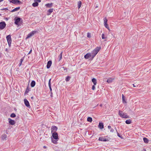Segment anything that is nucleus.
<instances>
[{
    "label": "nucleus",
    "instance_id": "46",
    "mask_svg": "<svg viewBox=\"0 0 151 151\" xmlns=\"http://www.w3.org/2000/svg\"><path fill=\"white\" fill-rule=\"evenodd\" d=\"M8 10V8H4V9H1V10Z\"/></svg>",
    "mask_w": 151,
    "mask_h": 151
},
{
    "label": "nucleus",
    "instance_id": "26",
    "mask_svg": "<svg viewBox=\"0 0 151 151\" xmlns=\"http://www.w3.org/2000/svg\"><path fill=\"white\" fill-rule=\"evenodd\" d=\"M7 137V135L5 134H4L1 136L2 139L3 140H4Z\"/></svg>",
    "mask_w": 151,
    "mask_h": 151
},
{
    "label": "nucleus",
    "instance_id": "32",
    "mask_svg": "<svg viewBox=\"0 0 151 151\" xmlns=\"http://www.w3.org/2000/svg\"><path fill=\"white\" fill-rule=\"evenodd\" d=\"M30 90L28 86L26 88V91H25V93H27L29 92Z\"/></svg>",
    "mask_w": 151,
    "mask_h": 151
},
{
    "label": "nucleus",
    "instance_id": "24",
    "mask_svg": "<svg viewBox=\"0 0 151 151\" xmlns=\"http://www.w3.org/2000/svg\"><path fill=\"white\" fill-rule=\"evenodd\" d=\"M38 3L37 2H35L33 3L32 4V6L34 7H36L38 6Z\"/></svg>",
    "mask_w": 151,
    "mask_h": 151
},
{
    "label": "nucleus",
    "instance_id": "43",
    "mask_svg": "<svg viewBox=\"0 0 151 151\" xmlns=\"http://www.w3.org/2000/svg\"><path fill=\"white\" fill-rule=\"evenodd\" d=\"M117 136L120 137H121V136L119 133H117Z\"/></svg>",
    "mask_w": 151,
    "mask_h": 151
},
{
    "label": "nucleus",
    "instance_id": "29",
    "mask_svg": "<svg viewBox=\"0 0 151 151\" xmlns=\"http://www.w3.org/2000/svg\"><path fill=\"white\" fill-rule=\"evenodd\" d=\"M143 140L144 142L145 143H147L149 141L148 139L146 137H144L143 138Z\"/></svg>",
    "mask_w": 151,
    "mask_h": 151
},
{
    "label": "nucleus",
    "instance_id": "14",
    "mask_svg": "<svg viewBox=\"0 0 151 151\" xmlns=\"http://www.w3.org/2000/svg\"><path fill=\"white\" fill-rule=\"evenodd\" d=\"M99 140L100 141H103L104 142L108 141L109 139H106L105 138H103V137H99Z\"/></svg>",
    "mask_w": 151,
    "mask_h": 151
},
{
    "label": "nucleus",
    "instance_id": "13",
    "mask_svg": "<svg viewBox=\"0 0 151 151\" xmlns=\"http://www.w3.org/2000/svg\"><path fill=\"white\" fill-rule=\"evenodd\" d=\"M8 120L9 121V123L12 125H13L15 124V122L12 119H11L9 118L8 119Z\"/></svg>",
    "mask_w": 151,
    "mask_h": 151
},
{
    "label": "nucleus",
    "instance_id": "50",
    "mask_svg": "<svg viewBox=\"0 0 151 151\" xmlns=\"http://www.w3.org/2000/svg\"><path fill=\"white\" fill-rule=\"evenodd\" d=\"M43 148H46V147L45 146H44L43 147Z\"/></svg>",
    "mask_w": 151,
    "mask_h": 151
},
{
    "label": "nucleus",
    "instance_id": "19",
    "mask_svg": "<svg viewBox=\"0 0 151 151\" xmlns=\"http://www.w3.org/2000/svg\"><path fill=\"white\" fill-rule=\"evenodd\" d=\"M92 82L93 83V84L94 85H96L97 83V81L96 79L95 78H93L92 79Z\"/></svg>",
    "mask_w": 151,
    "mask_h": 151
},
{
    "label": "nucleus",
    "instance_id": "16",
    "mask_svg": "<svg viewBox=\"0 0 151 151\" xmlns=\"http://www.w3.org/2000/svg\"><path fill=\"white\" fill-rule=\"evenodd\" d=\"M114 79V78H109L107 80V82L109 83H112Z\"/></svg>",
    "mask_w": 151,
    "mask_h": 151
},
{
    "label": "nucleus",
    "instance_id": "22",
    "mask_svg": "<svg viewBox=\"0 0 151 151\" xmlns=\"http://www.w3.org/2000/svg\"><path fill=\"white\" fill-rule=\"evenodd\" d=\"M20 9V7H18L13 9V10L11 11V12H14L15 11H17L19 9Z\"/></svg>",
    "mask_w": 151,
    "mask_h": 151
},
{
    "label": "nucleus",
    "instance_id": "23",
    "mask_svg": "<svg viewBox=\"0 0 151 151\" xmlns=\"http://www.w3.org/2000/svg\"><path fill=\"white\" fill-rule=\"evenodd\" d=\"M53 10V9H50L48 10V13H47V15H50L51 14V13L52 12Z\"/></svg>",
    "mask_w": 151,
    "mask_h": 151
},
{
    "label": "nucleus",
    "instance_id": "48",
    "mask_svg": "<svg viewBox=\"0 0 151 151\" xmlns=\"http://www.w3.org/2000/svg\"><path fill=\"white\" fill-rule=\"evenodd\" d=\"M133 86L134 87H136V86L134 85V84H133Z\"/></svg>",
    "mask_w": 151,
    "mask_h": 151
},
{
    "label": "nucleus",
    "instance_id": "31",
    "mask_svg": "<svg viewBox=\"0 0 151 151\" xmlns=\"http://www.w3.org/2000/svg\"><path fill=\"white\" fill-rule=\"evenodd\" d=\"M71 77L70 76H68L65 78V80L66 81H68L70 79V78Z\"/></svg>",
    "mask_w": 151,
    "mask_h": 151
},
{
    "label": "nucleus",
    "instance_id": "3",
    "mask_svg": "<svg viewBox=\"0 0 151 151\" xmlns=\"http://www.w3.org/2000/svg\"><path fill=\"white\" fill-rule=\"evenodd\" d=\"M14 19L15 20L14 24L16 25H18L19 22L21 23H22L23 22L22 19L19 17H16Z\"/></svg>",
    "mask_w": 151,
    "mask_h": 151
},
{
    "label": "nucleus",
    "instance_id": "4",
    "mask_svg": "<svg viewBox=\"0 0 151 151\" xmlns=\"http://www.w3.org/2000/svg\"><path fill=\"white\" fill-rule=\"evenodd\" d=\"M6 39L7 40L9 46L10 47L11 46L12 39L11 38V35H9L6 37Z\"/></svg>",
    "mask_w": 151,
    "mask_h": 151
},
{
    "label": "nucleus",
    "instance_id": "6",
    "mask_svg": "<svg viewBox=\"0 0 151 151\" xmlns=\"http://www.w3.org/2000/svg\"><path fill=\"white\" fill-rule=\"evenodd\" d=\"M53 138L55 140L58 139V134L56 132H53L52 133V135Z\"/></svg>",
    "mask_w": 151,
    "mask_h": 151
},
{
    "label": "nucleus",
    "instance_id": "54",
    "mask_svg": "<svg viewBox=\"0 0 151 151\" xmlns=\"http://www.w3.org/2000/svg\"><path fill=\"white\" fill-rule=\"evenodd\" d=\"M144 151H146V150L145 149H144Z\"/></svg>",
    "mask_w": 151,
    "mask_h": 151
},
{
    "label": "nucleus",
    "instance_id": "21",
    "mask_svg": "<svg viewBox=\"0 0 151 151\" xmlns=\"http://www.w3.org/2000/svg\"><path fill=\"white\" fill-rule=\"evenodd\" d=\"M63 52H61L59 55V56L58 58V61H60L61 59L62 56Z\"/></svg>",
    "mask_w": 151,
    "mask_h": 151
},
{
    "label": "nucleus",
    "instance_id": "38",
    "mask_svg": "<svg viewBox=\"0 0 151 151\" xmlns=\"http://www.w3.org/2000/svg\"><path fill=\"white\" fill-rule=\"evenodd\" d=\"M49 85V88L50 89V92H51L52 91V88L51 87V85Z\"/></svg>",
    "mask_w": 151,
    "mask_h": 151
},
{
    "label": "nucleus",
    "instance_id": "51",
    "mask_svg": "<svg viewBox=\"0 0 151 151\" xmlns=\"http://www.w3.org/2000/svg\"><path fill=\"white\" fill-rule=\"evenodd\" d=\"M4 0H0V2Z\"/></svg>",
    "mask_w": 151,
    "mask_h": 151
},
{
    "label": "nucleus",
    "instance_id": "12",
    "mask_svg": "<svg viewBox=\"0 0 151 151\" xmlns=\"http://www.w3.org/2000/svg\"><path fill=\"white\" fill-rule=\"evenodd\" d=\"M92 57V54L91 53H88L84 55V58L86 59H88Z\"/></svg>",
    "mask_w": 151,
    "mask_h": 151
},
{
    "label": "nucleus",
    "instance_id": "20",
    "mask_svg": "<svg viewBox=\"0 0 151 151\" xmlns=\"http://www.w3.org/2000/svg\"><path fill=\"white\" fill-rule=\"evenodd\" d=\"M24 57H22L20 59V63H19V64L18 65H19V67H20L21 66V65L22 64V62H23V60H24Z\"/></svg>",
    "mask_w": 151,
    "mask_h": 151
},
{
    "label": "nucleus",
    "instance_id": "28",
    "mask_svg": "<svg viewBox=\"0 0 151 151\" xmlns=\"http://www.w3.org/2000/svg\"><path fill=\"white\" fill-rule=\"evenodd\" d=\"M122 98L123 103L125 102V103H126V102L125 100L124 96L123 94L122 95Z\"/></svg>",
    "mask_w": 151,
    "mask_h": 151
},
{
    "label": "nucleus",
    "instance_id": "18",
    "mask_svg": "<svg viewBox=\"0 0 151 151\" xmlns=\"http://www.w3.org/2000/svg\"><path fill=\"white\" fill-rule=\"evenodd\" d=\"M35 85V82L34 81H32L31 83V87H34Z\"/></svg>",
    "mask_w": 151,
    "mask_h": 151
},
{
    "label": "nucleus",
    "instance_id": "35",
    "mask_svg": "<svg viewBox=\"0 0 151 151\" xmlns=\"http://www.w3.org/2000/svg\"><path fill=\"white\" fill-rule=\"evenodd\" d=\"M87 37L89 38H90L91 37V34L90 33H88Z\"/></svg>",
    "mask_w": 151,
    "mask_h": 151
},
{
    "label": "nucleus",
    "instance_id": "41",
    "mask_svg": "<svg viewBox=\"0 0 151 151\" xmlns=\"http://www.w3.org/2000/svg\"><path fill=\"white\" fill-rule=\"evenodd\" d=\"M51 85V79H50L49 81L48 82V85Z\"/></svg>",
    "mask_w": 151,
    "mask_h": 151
},
{
    "label": "nucleus",
    "instance_id": "5",
    "mask_svg": "<svg viewBox=\"0 0 151 151\" xmlns=\"http://www.w3.org/2000/svg\"><path fill=\"white\" fill-rule=\"evenodd\" d=\"M6 24L4 22H0V29H3L6 27Z\"/></svg>",
    "mask_w": 151,
    "mask_h": 151
},
{
    "label": "nucleus",
    "instance_id": "33",
    "mask_svg": "<svg viewBox=\"0 0 151 151\" xmlns=\"http://www.w3.org/2000/svg\"><path fill=\"white\" fill-rule=\"evenodd\" d=\"M52 3L47 4H46L45 5L47 7L50 8L52 6Z\"/></svg>",
    "mask_w": 151,
    "mask_h": 151
},
{
    "label": "nucleus",
    "instance_id": "34",
    "mask_svg": "<svg viewBox=\"0 0 151 151\" xmlns=\"http://www.w3.org/2000/svg\"><path fill=\"white\" fill-rule=\"evenodd\" d=\"M16 116V115L15 114L12 113L10 115V117L12 118H14Z\"/></svg>",
    "mask_w": 151,
    "mask_h": 151
},
{
    "label": "nucleus",
    "instance_id": "11",
    "mask_svg": "<svg viewBox=\"0 0 151 151\" xmlns=\"http://www.w3.org/2000/svg\"><path fill=\"white\" fill-rule=\"evenodd\" d=\"M10 2L12 3L15 4L18 3L20 4L21 3V1L19 0H12V1H10Z\"/></svg>",
    "mask_w": 151,
    "mask_h": 151
},
{
    "label": "nucleus",
    "instance_id": "17",
    "mask_svg": "<svg viewBox=\"0 0 151 151\" xmlns=\"http://www.w3.org/2000/svg\"><path fill=\"white\" fill-rule=\"evenodd\" d=\"M99 127L100 129H102L104 128V125L103 123L100 122L98 126Z\"/></svg>",
    "mask_w": 151,
    "mask_h": 151
},
{
    "label": "nucleus",
    "instance_id": "10",
    "mask_svg": "<svg viewBox=\"0 0 151 151\" xmlns=\"http://www.w3.org/2000/svg\"><path fill=\"white\" fill-rule=\"evenodd\" d=\"M57 129L58 128L57 127L55 126H52L51 128V133H52L53 132H55Z\"/></svg>",
    "mask_w": 151,
    "mask_h": 151
},
{
    "label": "nucleus",
    "instance_id": "1",
    "mask_svg": "<svg viewBox=\"0 0 151 151\" xmlns=\"http://www.w3.org/2000/svg\"><path fill=\"white\" fill-rule=\"evenodd\" d=\"M101 49L100 47H96L93 51L91 52L92 57L91 60H92L96 55L98 53V52Z\"/></svg>",
    "mask_w": 151,
    "mask_h": 151
},
{
    "label": "nucleus",
    "instance_id": "49",
    "mask_svg": "<svg viewBox=\"0 0 151 151\" xmlns=\"http://www.w3.org/2000/svg\"><path fill=\"white\" fill-rule=\"evenodd\" d=\"M100 106L101 107V106H102V105L101 104H100Z\"/></svg>",
    "mask_w": 151,
    "mask_h": 151
},
{
    "label": "nucleus",
    "instance_id": "44",
    "mask_svg": "<svg viewBox=\"0 0 151 151\" xmlns=\"http://www.w3.org/2000/svg\"><path fill=\"white\" fill-rule=\"evenodd\" d=\"M108 128L109 129H110L111 128V127L110 126H109L108 127Z\"/></svg>",
    "mask_w": 151,
    "mask_h": 151
},
{
    "label": "nucleus",
    "instance_id": "52",
    "mask_svg": "<svg viewBox=\"0 0 151 151\" xmlns=\"http://www.w3.org/2000/svg\"><path fill=\"white\" fill-rule=\"evenodd\" d=\"M7 50H8V49H7V48H6V49H5V51H7Z\"/></svg>",
    "mask_w": 151,
    "mask_h": 151
},
{
    "label": "nucleus",
    "instance_id": "45",
    "mask_svg": "<svg viewBox=\"0 0 151 151\" xmlns=\"http://www.w3.org/2000/svg\"><path fill=\"white\" fill-rule=\"evenodd\" d=\"M32 51V50H31L28 53V54H30L31 53Z\"/></svg>",
    "mask_w": 151,
    "mask_h": 151
},
{
    "label": "nucleus",
    "instance_id": "39",
    "mask_svg": "<svg viewBox=\"0 0 151 151\" xmlns=\"http://www.w3.org/2000/svg\"><path fill=\"white\" fill-rule=\"evenodd\" d=\"M35 1H36V2H37L38 3V2H41L40 0H35Z\"/></svg>",
    "mask_w": 151,
    "mask_h": 151
},
{
    "label": "nucleus",
    "instance_id": "40",
    "mask_svg": "<svg viewBox=\"0 0 151 151\" xmlns=\"http://www.w3.org/2000/svg\"><path fill=\"white\" fill-rule=\"evenodd\" d=\"M95 86V85H94L93 86H92V89L93 90H95V86Z\"/></svg>",
    "mask_w": 151,
    "mask_h": 151
},
{
    "label": "nucleus",
    "instance_id": "37",
    "mask_svg": "<svg viewBox=\"0 0 151 151\" xmlns=\"http://www.w3.org/2000/svg\"><path fill=\"white\" fill-rule=\"evenodd\" d=\"M104 36V34H102V39H105L106 38V37H105Z\"/></svg>",
    "mask_w": 151,
    "mask_h": 151
},
{
    "label": "nucleus",
    "instance_id": "8",
    "mask_svg": "<svg viewBox=\"0 0 151 151\" xmlns=\"http://www.w3.org/2000/svg\"><path fill=\"white\" fill-rule=\"evenodd\" d=\"M24 103L25 106L27 107L30 108V106L28 100L26 99H24Z\"/></svg>",
    "mask_w": 151,
    "mask_h": 151
},
{
    "label": "nucleus",
    "instance_id": "47",
    "mask_svg": "<svg viewBox=\"0 0 151 151\" xmlns=\"http://www.w3.org/2000/svg\"><path fill=\"white\" fill-rule=\"evenodd\" d=\"M50 96L51 97H52V91L51 92V95H50Z\"/></svg>",
    "mask_w": 151,
    "mask_h": 151
},
{
    "label": "nucleus",
    "instance_id": "25",
    "mask_svg": "<svg viewBox=\"0 0 151 151\" xmlns=\"http://www.w3.org/2000/svg\"><path fill=\"white\" fill-rule=\"evenodd\" d=\"M125 122L127 124H130L132 122L131 120L130 119L126 120L125 121Z\"/></svg>",
    "mask_w": 151,
    "mask_h": 151
},
{
    "label": "nucleus",
    "instance_id": "7",
    "mask_svg": "<svg viewBox=\"0 0 151 151\" xmlns=\"http://www.w3.org/2000/svg\"><path fill=\"white\" fill-rule=\"evenodd\" d=\"M36 32V31H33L32 32L27 35V38H28L32 36Z\"/></svg>",
    "mask_w": 151,
    "mask_h": 151
},
{
    "label": "nucleus",
    "instance_id": "42",
    "mask_svg": "<svg viewBox=\"0 0 151 151\" xmlns=\"http://www.w3.org/2000/svg\"><path fill=\"white\" fill-rule=\"evenodd\" d=\"M114 131V130L113 129H111L110 130V132H113Z\"/></svg>",
    "mask_w": 151,
    "mask_h": 151
},
{
    "label": "nucleus",
    "instance_id": "9",
    "mask_svg": "<svg viewBox=\"0 0 151 151\" xmlns=\"http://www.w3.org/2000/svg\"><path fill=\"white\" fill-rule=\"evenodd\" d=\"M104 25L105 26V27L107 28L109 30V26L107 24V20L106 18H105L104 19Z\"/></svg>",
    "mask_w": 151,
    "mask_h": 151
},
{
    "label": "nucleus",
    "instance_id": "15",
    "mask_svg": "<svg viewBox=\"0 0 151 151\" xmlns=\"http://www.w3.org/2000/svg\"><path fill=\"white\" fill-rule=\"evenodd\" d=\"M52 63V62L51 60H49L47 63V68H49L51 65Z\"/></svg>",
    "mask_w": 151,
    "mask_h": 151
},
{
    "label": "nucleus",
    "instance_id": "30",
    "mask_svg": "<svg viewBox=\"0 0 151 151\" xmlns=\"http://www.w3.org/2000/svg\"><path fill=\"white\" fill-rule=\"evenodd\" d=\"M81 4H82V3L81 1H79L78 2V9H79L81 7Z\"/></svg>",
    "mask_w": 151,
    "mask_h": 151
},
{
    "label": "nucleus",
    "instance_id": "27",
    "mask_svg": "<svg viewBox=\"0 0 151 151\" xmlns=\"http://www.w3.org/2000/svg\"><path fill=\"white\" fill-rule=\"evenodd\" d=\"M87 120L89 122H91L92 121V119L91 117H89L87 118Z\"/></svg>",
    "mask_w": 151,
    "mask_h": 151
},
{
    "label": "nucleus",
    "instance_id": "36",
    "mask_svg": "<svg viewBox=\"0 0 151 151\" xmlns=\"http://www.w3.org/2000/svg\"><path fill=\"white\" fill-rule=\"evenodd\" d=\"M52 142L54 144H56L57 143L56 140L53 139H52Z\"/></svg>",
    "mask_w": 151,
    "mask_h": 151
},
{
    "label": "nucleus",
    "instance_id": "2",
    "mask_svg": "<svg viewBox=\"0 0 151 151\" xmlns=\"http://www.w3.org/2000/svg\"><path fill=\"white\" fill-rule=\"evenodd\" d=\"M119 114L121 117L123 118H130L129 116H128L127 113H123L122 111L120 110L119 111Z\"/></svg>",
    "mask_w": 151,
    "mask_h": 151
},
{
    "label": "nucleus",
    "instance_id": "53",
    "mask_svg": "<svg viewBox=\"0 0 151 151\" xmlns=\"http://www.w3.org/2000/svg\"><path fill=\"white\" fill-rule=\"evenodd\" d=\"M33 98V97L32 96L31 97V99H32Z\"/></svg>",
    "mask_w": 151,
    "mask_h": 151
}]
</instances>
